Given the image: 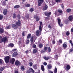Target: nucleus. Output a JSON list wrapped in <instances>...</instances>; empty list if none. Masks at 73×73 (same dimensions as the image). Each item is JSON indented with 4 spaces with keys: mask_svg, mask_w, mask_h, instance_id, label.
<instances>
[{
    "mask_svg": "<svg viewBox=\"0 0 73 73\" xmlns=\"http://www.w3.org/2000/svg\"><path fill=\"white\" fill-rule=\"evenodd\" d=\"M52 43L53 44H54L56 43V42L55 41V40L54 39L52 41Z\"/></svg>",
    "mask_w": 73,
    "mask_h": 73,
    "instance_id": "de8ad7c7",
    "label": "nucleus"
},
{
    "mask_svg": "<svg viewBox=\"0 0 73 73\" xmlns=\"http://www.w3.org/2000/svg\"><path fill=\"white\" fill-rule=\"evenodd\" d=\"M8 12V10L7 9H4L3 11V15H6L7 14Z\"/></svg>",
    "mask_w": 73,
    "mask_h": 73,
    "instance_id": "dca6fc26",
    "label": "nucleus"
},
{
    "mask_svg": "<svg viewBox=\"0 0 73 73\" xmlns=\"http://www.w3.org/2000/svg\"><path fill=\"white\" fill-rule=\"evenodd\" d=\"M54 57L55 58L57 59L58 58V56L57 55H55L54 56Z\"/></svg>",
    "mask_w": 73,
    "mask_h": 73,
    "instance_id": "37998d69",
    "label": "nucleus"
},
{
    "mask_svg": "<svg viewBox=\"0 0 73 73\" xmlns=\"http://www.w3.org/2000/svg\"><path fill=\"white\" fill-rule=\"evenodd\" d=\"M47 67L48 69H51L52 68V65L51 64H48L47 65Z\"/></svg>",
    "mask_w": 73,
    "mask_h": 73,
    "instance_id": "4468645a",
    "label": "nucleus"
},
{
    "mask_svg": "<svg viewBox=\"0 0 73 73\" xmlns=\"http://www.w3.org/2000/svg\"><path fill=\"white\" fill-rule=\"evenodd\" d=\"M54 14H55V16H56V15H57V11H55Z\"/></svg>",
    "mask_w": 73,
    "mask_h": 73,
    "instance_id": "e2e57ef3",
    "label": "nucleus"
},
{
    "mask_svg": "<svg viewBox=\"0 0 73 73\" xmlns=\"http://www.w3.org/2000/svg\"><path fill=\"white\" fill-rule=\"evenodd\" d=\"M12 27L13 28H14V29H17V28H18V26H17L16 24H12Z\"/></svg>",
    "mask_w": 73,
    "mask_h": 73,
    "instance_id": "9d476101",
    "label": "nucleus"
},
{
    "mask_svg": "<svg viewBox=\"0 0 73 73\" xmlns=\"http://www.w3.org/2000/svg\"><path fill=\"white\" fill-rule=\"evenodd\" d=\"M8 47H11V48H13L14 46V44L13 43H10L8 44L7 46Z\"/></svg>",
    "mask_w": 73,
    "mask_h": 73,
    "instance_id": "a211bd4d",
    "label": "nucleus"
},
{
    "mask_svg": "<svg viewBox=\"0 0 73 73\" xmlns=\"http://www.w3.org/2000/svg\"><path fill=\"white\" fill-rule=\"evenodd\" d=\"M58 21V23L59 25V26L60 27H62L63 26V24L62 23L61 24V19H60L58 18L57 19Z\"/></svg>",
    "mask_w": 73,
    "mask_h": 73,
    "instance_id": "7ed1b4c3",
    "label": "nucleus"
},
{
    "mask_svg": "<svg viewBox=\"0 0 73 73\" xmlns=\"http://www.w3.org/2000/svg\"><path fill=\"white\" fill-rule=\"evenodd\" d=\"M43 2H44V0H38V6H40Z\"/></svg>",
    "mask_w": 73,
    "mask_h": 73,
    "instance_id": "39448f33",
    "label": "nucleus"
},
{
    "mask_svg": "<svg viewBox=\"0 0 73 73\" xmlns=\"http://www.w3.org/2000/svg\"><path fill=\"white\" fill-rule=\"evenodd\" d=\"M52 14L51 12H49V13H47L46 12H44V14L45 16L47 17H50V15Z\"/></svg>",
    "mask_w": 73,
    "mask_h": 73,
    "instance_id": "1a4fd4ad",
    "label": "nucleus"
},
{
    "mask_svg": "<svg viewBox=\"0 0 73 73\" xmlns=\"http://www.w3.org/2000/svg\"><path fill=\"white\" fill-rule=\"evenodd\" d=\"M32 47L34 48H36V45L35 44H33V45Z\"/></svg>",
    "mask_w": 73,
    "mask_h": 73,
    "instance_id": "49530a36",
    "label": "nucleus"
},
{
    "mask_svg": "<svg viewBox=\"0 0 73 73\" xmlns=\"http://www.w3.org/2000/svg\"><path fill=\"white\" fill-rule=\"evenodd\" d=\"M16 66H20L21 65V62L19 60H16L15 62Z\"/></svg>",
    "mask_w": 73,
    "mask_h": 73,
    "instance_id": "0eeeda50",
    "label": "nucleus"
},
{
    "mask_svg": "<svg viewBox=\"0 0 73 73\" xmlns=\"http://www.w3.org/2000/svg\"><path fill=\"white\" fill-rule=\"evenodd\" d=\"M8 41V38L6 37H4L0 40V44L3 42L4 44H5L6 42Z\"/></svg>",
    "mask_w": 73,
    "mask_h": 73,
    "instance_id": "f257e3e1",
    "label": "nucleus"
},
{
    "mask_svg": "<svg viewBox=\"0 0 73 73\" xmlns=\"http://www.w3.org/2000/svg\"><path fill=\"white\" fill-rule=\"evenodd\" d=\"M33 40H34L33 37V36H32L30 40V41L31 42H32L33 41Z\"/></svg>",
    "mask_w": 73,
    "mask_h": 73,
    "instance_id": "4c0bfd02",
    "label": "nucleus"
},
{
    "mask_svg": "<svg viewBox=\"0 0 73 73\" xmlns=\"http://www.w3.org/2000/svg\"><path fill=\"white\" fill-rule=\"evenodd\" d=\"M17 17V15H16V14L15 13H14L13 14V19H16Z\"/></svg>",
    "mask_w": 73,
    "mask_h": 73,
    "instance_id": "b1692460",
    "label": "nucleus"
},
{
    "mask_svg": "<svg viewBox=\"0 0 73 73\" xmlns=\"http://www.w3.org/2000/svg\"><path fill=\"white\" fill-rule=\"evenodd\" d=\"M41 69L43 72L45 71V68H44V66L43 65H41Z\"/></svg>",
    "mask_w": 73,
    "mask_h": 73,
    "instance_id": "6ab92c4d",
    "label": "nucleus"
},
{
    "mask_svg": "<svg viewBox=\"0 0 73 73\" xmlns=\"http://www.w3.org/2000/svg\"><path fill=\"white\" fill-rule=\"evenodd\" d=\"M38 17V16H37L36 15H35L34 17L35 19H36L37 17Z\"/></svg>",
    "mask_w": 73,
    "mask_h": 73,
    "instance_id": "052dcab7",
    "label": "nucleus"
},
{
    "mask_svg": "<svg viewBox=\"0 0 73 73\" xmlns=\"http://www.w3.org/2000/svg\"><path fill=\"white\" fill-rule=\"evenodd\" d=\"M15 61V59L13 58H12L10 60L11 63L12 64H13Z\"/></svg>",
    "mask_w": 73,
    "mask_h": 73,
    "instance_id": "2eb2a0df",
    "label": "nucleus"
},
{
    "mask_svg": "<svg viewBox=\"0 0 73 73\" xmlns=\"http://www.w3.org/2000/svg\"><path fill=\"white\" fill-rule=\"evenodd\" d=\"M55 1L56 3H60L61 0H55Z\"/></svg>",
    "mask_w": 73,
    "mask_h": 73,
    "instance_id": "8fccbe9b",
    "label": "nucleus"
},
{
    "mask_svg": "<svg viewBox=\"0 0 73 73\" xmlns=\"http://www.w3.org/2000/svg\"><path fill=\"white\" fill-rule=\"evenodd\" d=\"M21 70H22L23 71H24V70H25V68H24V66L23 65L21 66Z\"/></svg>",
    "mask_w": 73,
    "mask_h": 73,
    "instance_id": "bb28decb",
    "label": "nucleus"
},
{
    "mask_svg": "<svg viewBox=\"0 0 73 73\" xmlns=\"http://www.w3.org/2000/svg\"><path fill=\"white\" fill-rule=\"evenodd\" d=\"M14 73H19V71L17 70H14Z\"/></svg>",
    "mask_w": 73,
    "mask_h": 73,
    "instance_id": "5fc2aeb1",
    "label": "nucleus"
},
{
    "mask_svg": "<svg viewBox=\"0 0 73 73\" xmlns=\"http://www.w3.org/2000/svg\"><path fill=\"white\" fill-rule=\"evenodd\" d=\"M64 68H65V70H66V69L68 70H69V69H70V66L69 65H67L66 66H64Z\"/></svg>",
    "mask_w": 73,
    "mask_h": 73,
    "instance_id": "9b49d317",
    "label": "nucleus"
},
{
    "mask_svg": "<svg viewBox=\"0 0 73 73\" xmlns=\"http://www.w3.org/2000/svg\"><path fill=\"white\" fill-rule=\"evenodd\" d=\"M10 58H11V57L9 56H6L5 57L4 59L6 63H7L9 62Z\"/></svg>",
    "mask_w": 73,
    "mask_h": 73,
    "instance_id": "f03ea898",
    "label": "nucleus"
},
{
    "mask_svg": "<svg viewBox=\"0 0 73 73\" xmlns=\"http://www.w3.org/2000/svg\"><path fill=\"white\" fill-rule=\"evenodd\" d=\"M17 55V53L16 52H15L14 53L12 54V57H15Z\"/></svg>",
    "mask_w": 73,
    "mask_h": 73,
    "instance_id": "f3484780",
    "label": "nucleus"
},
{
    "mask_svg": "<svg viewBox=\"0 0 73 73\" xmlns=\"http://www.w3.org/2000/svg\"><path fill=\"white\" fill-rule=\"evenodd\" d=\"M61 6L62 8H64V4H63V3H62L61 5Z\"/></svg>",
    "mask_w": 73,
    "mask_h": 73,
    "instance_id": "6e6d98bb",
    "label": "nucleus"
},
{
    "mask_svg": "<svg viewBox=\"0 0 73 73\" xmlns=\"http://www.w3.org/2000/svg\"><path fill=\"white\" fill-rule=\"evenodd\" d=\"M21 21L19 20L15 24L17 25V27H20L21 25Z\"/></svg>",
    "mask_w": 73,
    "mask_h": 73,
    "instance_id": "423d86ee",
    "label": "nucleus"
},
{
    "mask_svg": "<svg viewBox=\"0 0 73 73\" xmlns=\"http://www.w3.org/2000/svg\"><path fill=\"white\" fill-rule=\"evenodd\" d=\"M30 12H33L34 11V9H33V8H31L29 10Z\"/></svg>",
    "mask_w": 73,
    "mask_h": 73,
    "instance_id": "c9c22d12",
    "label": "nucleus"
},
{
    "mask_svg": "<svg viewBox=\"0 0 73 73\" xmlns=\"http://www.w3.org/2000/svg\"><path fill=\"white\" fill-rule=\"evenodd\" d=\"M43 47V45H42V43H40L38 46L39 48H42V47Z\"/></svg>",
    "mask_w": 73,
    "mask_h": 73,
    "instance_id": "c756f323",
    "label": "nucleus"
},
{
    "mask_svg": "<svg viewBox=\"0 0 73 73\" xmlns=\"http://www.w3.org/2000/svg\"><path fill=\"white\" fill-rule=\"evenodd\" d=\"M4 33V29L0 27V33L2 34V33Z\"/></svg>",
    "mask_w": 73,
    "mask_h": 73,
    "instance_id": "aec40b11",
    "label": "nucleus"
},
{
    "mask_svg": "<svg viewBox=\"0 0 73 73\" xmlns=\"http://www.w3.org/2000/svg\"><path fill=\"white\" fill-rule=\"evenodd\" d=\"M65 42H64V44H63L62 45L63 47L64 48H66L68 47V46H67V44H65Z\"/></svg>",
    "mask_w": 73,
    "mask_h": 73,
    "instance_id": "4be33fe9",
    "label": "nucleus"
},
{
    "mask_svg": "<svg viewBox=\"0 0 73 73\" xmlns=\"http://www.w3.org/2000/svg\"><path fill=\"white\" fill-rule=\"evenodd\" d=\"M3 18V16L2 15H0V20H2Z\"/></svg>",
    "mask_w": 73,
    "mask_h": 73,
    "instance_id": "3c124183",
    "label": "nucleus"
},
{
    "mask_svg": "<svg viewBox=\"0 0 73 73\" xmlns=\"http://www.w3.org/2000/svg\"><path fill=\"white\" fill-rule=\"evenodd\" d=\"M57 72V68H56V67H55L54 70V73H56Z\"/></svg>",
    "mask_w": 73,
    "mask_h": 73,
    "instance_id": "72a5a7b5",
    "label": "nucleus"
},
{
    "mask_svg": "<svg viewBox=\"0 0 73 73\" xmlns=\"http://www.w3.org/2000/svg\"><path fill=\"white\" fill-rule=\"evenodd\" d=\"M70 34V33H69V31L67 32L66 33V35L67 36H69V35Z\"/></svg>",
    "mask_w": 73,
    "mask_h": 73,
    "instance_id": "603ef678",
    "label": "nucleus"
},
{
    "mask_svg": "<svg viewBox=\"0 0 73 73\" xmlns=\"http://www.w3.org/2000/svg\"><path fill=\"white\" fill-rule=\"evenodd\" d=\"M43 65H44V66H46V65H47V63L45 62H44Z\"/></svg>",
    "mask_w": 73,
    "mask_h": 73,
    "instance_id": "13d9d810",
    "label": "nucleus"
},
{
    "mask_svg": "<svg viewBox=\"0 0 73 73\" xmlns=\"http://www.w3.org/2000/svg\"><path fill=\"white\" fill-rule=\"evenodd\" d=\"M29 64L30 66H33V63H32V62H30L29 63Z\"/></svg>",
    "mask_w": 73,
    "mask_h": 73,
    "instance_id": "4d7b16f0",
    "label": "nucleus"
},
{
    "mask_svg": "<svg viewBox=\"0 0 73 73\" xmlns=\"http://www.w3.org/2000/svg\"><path fill=\"white\" fill-rule=\"evenodd\" d=\"M17 17H18V19H21V17H20V14H18L17 15Z\"/></svg>",
    "mask_w": 73,
    "mask_h": 73,
    "instance_id": "ea45409f",
    "label": "nucleus"
},
{
    "mask_svg": "<svg viewBox=\"0 0 73 73\" xmlns=\"http://www.w3.org/2000/svg\"><path fill=\"white\" fill-rule=\"evenodd\" d=\"M25 6L27 7H29L31 6V5L28 4H27L25 5Z\"/></svg>",
    "mask_w": 73,
    "mask_h": 73,
    "instance_id": "79ce46f5",
    "label": "nucleus"
},
{
    "mask_svg": "<svg viewBox=\"0 0 73 73\" xmlns=\"http://www.w3.org/2000/svg\"><path fill=\"white\" fill-rule=\"evenodd\" d=\"M20 7V5H15L14 7V8L15 9H17V8H19Z\"/></svg>",
    "mask_w": 73,
    "mask_h": 73,
    "instance_id": "c85d7f7f",
    "label": "nucleus"
},
{
    "mask_svg": "<svg viewBox=\"0 0 73 73\" xmlns=\"http://www.w3.org/2000/svg\"><path fill=\"white\" fill-rule=\"evenodd\" d=\"M58 42L60 44H62V39L59 40L58 41Z\"/></svg>",
    "mask_w": 73,
    "mask_h": 73,
    "instance_id": "7c9ffc66",
    "label": "nucleus"
},
{
    "mask_svg": "<svg viewBox=\"0 0 73 73\" xmlns=\"http://www.w3.org/2000/svg\"><path fill=\"white\" fill-rule=\"evenodd\" d=\"M7 29H10V28H9V27L7 26Z\"/></svg>",
    "mask_w": 73,
    "mask_h": 73,
    "instance_id": "774afa93",
    "label": "nucleus"
},
{
    "mask_svg": "<svg viewBox=\"0 0 73 73\" xmlns=\"http://www.w3.org/2000/svg\"><path fill=\"white\" fill-rule=\"evenodd\" d=\"M48 48L47 47H44L43 49L44 50H42L40 52L41 53H45L46 51L48 50Z\"/></svg>",
    "mask_w": 73,
    "mask_h": 73,
    "instance_id": "20e7f679",
    "label": "nucleus"
},
{
    "mask_svg": "<svg viewBox=\"0 0 73 73\" xmlns=\"http://www.w3.org/2000/svg\"><path fill=\"white\" fill-rule=\"evenodd\" d=\"M71 31L73 33V27L71 29Z\"/></svg>",
    "mask_w": 73,
    "mask_h": 73,
    "instance_id": "338daca9",
    "label": "nucleus"
},
{
    "mask_svg": "<svg viewBox=\"0 0 73 73\" xmlns=\"http://www.w3.org/2000/svg\"><path fill=\"white\" fill-rule=\"evenodd\" d=\"M31 37V34H28L27 36V38L29 39Z\"/></svg>",
    "mask_w": 73,
    "mask_h": 73,
    "instance_id": "2f4dec72",
    "label": "nucleus"
},
{
    "mask_svg": "<svg viewBox=\"0 0 73 73\" xmlns=\"http://www.w3.org/2000/svg\"><path fill=\"white\" fill-rule=\"evenodd\" d=\"M69 42H70V43L71 44H72V41L71 40H70L69 41Z\"/></svg>",
    "mask_w": 73,
    "mask_h": 73,
    "instance_id": "69168bd1",
    "label": "nucleus"
},
{
    "mask_svg": "<svg viewBox=\"0 0 73 73\" xmlns=\"http://www.w3.org/2000/svg\"><path fill=\"white\" fill-rule=\"evenodd\" d=\"M42 22H40V26H41V25H42Z\"/></svg>",
    "mask_w": 73,
    "mask_h": 73,
    "instance_id": "680f3d73",
    "label": "nucleus"
},
{
    "mask_svg": "<svg viewBox=\"0 0 73 73\" xmlns=\"http://www.w3.org/2000/svg\"><path fill=\"white\" fill-rule=\"evenodd\" d=\"M4 69H5V67H1L0 68V72H2V71H3L4 70Z\"/></svg>",
    "mask_w": 73,
    "mask_h": 73,
    "instance_id": "cd10ccee",
    "label": "nucleus"
},
{
    "mask_svg": "<svg viewBox=\"0 0 73 73\" xmlns=\"http://www.w3.org/2000/svg\"><path fill=\"white\" fill-rule=\"evenodd\" d=\"M48 7L46 4L44 5L42 7V8L44 11H46L48 9Z\"/></svg>",
    "mask_w": 73,
    "mask_h": 73,
    "instance_id": "6e6552de",
    "label": "nucleus"
},
{
    "mask_svg": "<svg viewBox=\"0 0 73 73\" xmlns=\"http://www.w3.org/2000/svg\"><path fill=\"white\" fill-rule=\"evenodd\" d=\"M73 52V48H71L69 50V52H72V53Z\"/></svg>",
    "mask_w": 73,
    "mask_h": 73,
    "instance_id": "58836bf2",
    "label": "nucleus"
},
{
    "mask_svg": "<svg viewBox=\"0 0 73 73\" xmlns=\"http://www.w3.org/2000/svg\"><path fill=\"white\" fill-rule=\"evenodd\" d=\"M33 68H34L35 69H37V64H35L33 65Z\"/></svg>",
    "mask_w": 73,
    "mask_h": 73,
    "instance_id": "a878e982",
    "label": "nucleus"
},
{
    "mask_svg": "<svg viewBox=\"0 0 73 73\" xmlns=\"http://www.w3.org/2000/svg\"><path fill=\"white\" fill-rule=\"evenodd\" d=\"M39 29L40 31H42V27H41V26H40L39 27Z\"/></svg>",
    "mask_w": 73,
    "mask_h": 73,
    "instance_id": "864d4df0",
    "label": "nucleus"
},
{
    "mask_svg": "<svg viewBox=\"0 0 73 73\" xmlns=\"http://www.w3.org/2000/svg\"><path fill=\"white\" fill-rule=\"evenodd\" d=\"M4 63V61L1 59H0V64H3Z\"/></svg>",
    "mask_w": 73,
    "mask_h": 73,
    "instance_id": "473e14b6",
    "label": "nucleus"
},
{
    "mask_svg": "<svg viewBox=\"0 0 73 73\" xmlns=\"http://www.w3.org/2000/svg\"><path fill=\"white\" fill-rule=\"evenodd\" d=\"M48 52L49 53L50 52H51V49L50 48V47H48Z\"/></svg>",
    "mask_w": 73,
    "mask_h": 73,
    "instance_id": "a19ab883",
    "label": "nucleus"
},
{
    "mask_svg": "<svg viewBox=\"0 0 73 73\" xmlns=\"http://www.w3.org/2000/svg\"><path fill=\"white\" fill-rule=\"evenodd\" d=\"M48 28H50V29H51V28H52V27H51V26H50V24L48 25Z\"/></svg>",
    "mask_w": 73,
    "mask_h": 73,
    "instance_id": "bf43d9fd",
    "label": "nucleus"
},
{
    "mask_svg": "<svg viewBox=\"0 0 73 73\" xmlns=\"http://www.w3.org/2000/svg\"><path fill=\"white\" fill-rule=\"evenodd\" d=\"M71 11H72V9H68L66 10V12L67 13H70Z\"/></svg>",
    "mask_w": 73,
    "mask_h": 73,
    "instance_id": "393cba45",
    "label": "nucleus"
},
{
    "mask_svg": "<svg viewBox=\"0 0 73 73\" xmlns=\"http://www.w3.org/2000/svg\"><path fill=\"white\" fill-rule=\"evenodd\" d=\"M40 32V31H39V30H37L36 31V35H39V33Z\"/></svg>",
    "mask_w": 73,
    "mask_h": 73,
    "instance_id": "c03bdc74",
    "label": "nucleus"
},
{
    "mask_svg": "<svg viewBox=\"0 0 73 73\" xmlns=\"http://www.w3.org/2000/svg\"><path fill=\"white\" fill-rule=\"evenodd\" d=\"M6 4V2L4 1L3 2L2 5L3 6H5V5Z\"/></svg>",
    "mask_w": 73,
    "mask_h": 73,
    "instance_id": "e433bc0d",
    "label": "nucleus"
},
{
    "mask_svg": "<svg viewBox=\"0 0 73 73\" xmlns=\"http://www.w3.org/2000/svg\"><path fill=\"white\" fill-rule=\"evenodd\" d=\"M57 12L59 13V16H60V15H62V13L63 12V11H62V10L60 9H58L57 10Z\"/></svg>",
    "mask_w": 73,
    "mask_h": 73,
    "instance_id": "f8f14e48",
    "label": "nucleus"
},
{
    "mask_svg": "<svg viewBox=\"0 0 73 73\" xmlns=\"http://www.w3.org/2000/svg\"><path fill=\"white\" fill-rule=\"evenodd\" d=\"M25 17L26 19H29V14H26L25 16Z\"/></svg>",
    "mask_w": 73,
    "mask_h": 73,
    "instance_id": "f704fd0d",
    "label": "nucleus"
},
{
    "mask_svg": "<svg viewBox=\"0 0 73 73\" xmlns=\"http://www.w3.org/2000/svg\"><path fill=\"white\" fill-rule=\"evenodd\" d=\"M37 52V49L35 48L33 50V53H34V54H35V53H36Z\"/></svg>",
    "mask_w": 73,
    "mask_h": 73,
    "instance_id": "5701e85b",
    "label": "nucleus"
},
{
    "mask_svg": "<svg viewBox=\"0 0 73 73\" xmlns=\"http://www.w3.org/2000/svg\"><path fill=\"white\" fill-rule=\"evenodd\" d=\"M22 35L23 36H25V35L24 34V32H23L22 34Z\"/></svg>",
    "mask_w": 73,
    "mask_h": 73,
    "instance_id": "0e129e2a",
    "label": "nucleus"
},
{
    "mask_svg": "<svg viewBox=\"0 0 73 73\" xmlns=\"http://www.w3.org/2000/svg\"><path fill=\"white\" fill-rule=\"evenodd\" d=\"M73 17L72 16V15H70L68 17V20L70 21H72V20H73Z\"/></svg>",
    "mask_w": 73,
    "mask_h": 73,
    "instance_id": "412c9836",
    "label": "nucleus"
},
{
    "mask_svg": "<svg viewBox=\"0 0 73 73\" xmlns=\"http://www.w3.org/2000/svg\"><path fill=\"white\" fill-rule=\"evenodd\" d=\"M36 21H38L39 20H40V18H38V17H37V18H36Z\"/></svg>",
    "mask_w": 73,
    "mask_h": 73,
    "instance_id": "09e8293b",
    "label": "nucleus"
},
{
    "mask_svg": "<svg viewBox=\"0 0 73 73\" xmlns=\"http://www.w3.org/2000/svg\"><path fill=\"white\" fill-rule=\"evenodd\" d=\"M51 58V57L50 56H47V57H46V56H44L43 57L44 59L46 60V61H48V60H49V59H50Z\"/></svg>",
    "mask_w": 73,
    "mask_h": 73,
    "instance_id": "ddd939ff",
    "label": "nucleus"
},
{
    "mask_svg": "<svg viewBox=\"0 0 73 73\" xmlns=\"http://www.w3.org/2000/svg\"><path fill=\"white\" fill-rule=\"evenodd\" d=\"M29 43V39L27 40L26 41V44H28Z\"/></svg>",
    "mask_w": 73,
    "mask_h": 73,
    "instance_id": "a18cd8bd",
    "label": "nucleus"
}]
</instances>
